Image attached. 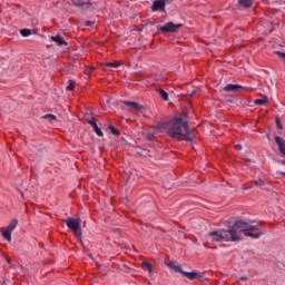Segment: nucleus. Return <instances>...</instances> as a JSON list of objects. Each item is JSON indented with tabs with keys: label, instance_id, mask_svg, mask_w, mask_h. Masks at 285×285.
<instances>
[{
	"label": "nucleus",
	"instance_id": "obj_1",
	"mask_svg": "<svg viewBox=\"0 0 285 285\" xmlns=\"http://www.w3.org/2000/svg\"><path fill=\"white\" fill-rule=\"evenodd\" d=\"M163 128L171 139H183L184 141H195V134L190 130L188 121L181 116H175L174 119L164 122Z\"/></svg>",
	"mask_w": 285,
	"mask_h": 285
},
{
	"label": "nucleus",
	"instance_id": "obj_2",
	"mask_svg": "<svg viewBox=\"0 0 285 285\" xmlns=\"http://www.w3.org/2000/svg\"><path fill=\"white\" fill-rule=\"evenodd\" d=\"M229 230H235L239 242L242 239V233L246 235L248 232L262 230V225L257 220L239 219L234 223Z\"/></svg>",
	"mask_w": 285,
	"mask_h": 285
},
{
	"label": "nucleus",
	"instance_id": "obj_3",
	"mask_svg": "<svg viewBox=\"0 0 285 285\" xmlns=\"http://www.w3.org/2000/svg\"><path fill=\"white\" fill-rule=\"evenodd\" d=\"M208 237H210L212 242H239V237L235 229H219L217 232H210Z\"/></svg>",
	"mask_w": 285,
	"mask_h": 285
},
{
	"label": "nucleus",
	"instance_id": "obj_4",
	"mask_svg": "<svg viewBox=\"0 0 285 285\" xmlns=\"http://www.w3.org/2000/svg\"><path fill=\"white\" fill-rule=\"evenodd\" d=\"M66 225L69 230H72V233H75L80 244H83V240H81V230H79V228H81V218L69 217L66 219Z\"/></svg>",
	"mask_w": 285,
	"mask_h": 285
},
{
	"label": "nucleus",
	"instance_id": "obj_5",
	"mask_svg": "<svg viewBox=\"0 0 285 285\" xmlns=\"http://www.w3.org/2000/svg\"><path fill=\"white\" fill-rule=\"evenodd\" d=\"M181 28V23H173V22H167L163 27L158 28L160 32L168 33V32H177Z\"/></svg>",
	"mask_w": 285,
	"mask_h": 285
},
{
	"label": "nucleus",
	"instance_id": "obj_6",
	"mask_svg": "<svg viewBox=\"0 0 285 285\" xmlns=\"http://www.w3.org/2000/svg\"><path fill=\"white\" fill-rule=\"evenodd\" d=\"M238 90H246V87L233 83H228L226 87H224L225 92H238Z\"/></svg>",
	"mask_w": 285,
	"mask_h": 285
},
{
	"label": "nucleus",
	"instance_id": "obj_7",
	"mask_svg": "<svg viewBox=\"0 0 285 285\" xmlns=\"http://www.w3.org/2000/svg\"><path fill=\"white\" fill-rule=\"evenodd\" d=\"M151 10H153V12H157L159 10H166V1H164V0L154 1Z\"/></svg>",
	"mask_w": 285,
	"mask_h": 285
},
{
	"label": "nucleus",
	"instance_id": "obj_8",
	"mask_svg": "<svg viewBox=\"0 0 285 285\" xmlns=\"http://www.w3.org/2000/svg\"><path fill=\"white\" fill-rule=\"evenodd\" d=\"M275 141L278 146L279 153L283 154V156L285 157V140H284V138L276 136Z\"/></svg>",
	"mask_w": 285,
	"mask_h": 285
},
{
	"label": "nucleus",
	"instance_id": "obj_9",
	"mask_svg": "<svg viewBox=\"0 0 285 285\" xmlns=\"http://www.w3.org/2000/svg\"><path fill=\"white\" fill-rule=\"evenodd\" d=\"M51 41H55L57 46H68V42L60 35L52 36Z\"/></svg>",
	"mask_w": 285,
	"mask_h": 285
},
{
	"label": "nucleus",
	"instance_id": "obj_10",
	"mask_svg": "<svg viewBox=\"0 0 285 285\" xmlns=\"http://www.w3.org/2000/svg\"><path fill=\"white\" fill-rule=\"evenodd\" d=\"M124 105L128 106V108H132L134 110H144V105H139L138 102L124 101Z\"/></svg>",
	"mask_w": 285,
	"mask_h": 285
},
{
	"label": "nucleus",
	"instance_id": "obj_11",
	"mask_svg": "<svg viewBox=\"0 0 285 285\" xmlns=\"http://www.w3.org/2000/svg\"><path fill=\"white\" fill-rule=\"evenodd\" d=\"M183 275H185L187 279H190V282L195 279H199V277H202L199 273H196V272H183Z\"/></svg>",
	"mask_w": 285,
	"mask_h": 285
},
{
	"label": "nucleus",
	"instance_id": "obj_12",
	"mask_svg": "<svg viewBox=\"0 0 285 285\" xmlns=\"http://www.w3.org/2000/svg\"><path fill=\"white\" fill-rule=\"evenodd\" d=\"M238 4L242 8H250L253 6V0H238Z\"/></svg>",
	"mask_w": 285,
	"mask_h": 285
},
{
	"label": "nucleus",
	"instance_id": "obj_13",
	"mask_svg": "<svg viewBox=\"0 0 285 285\" xmlns=\"http://www.w3.org/2000/svg\"><path fill=\"white\" fill-rule=\"evenodd\" d=\"M71 3L76 8H86V6L87 7L90 6V2H81V1H77V0H72Z\"/></svg>",
	"mask_w": 285,
	"mask_h": 285
},
{
	"label": "nucleus",
	"instance_id": "obj_14",
	"mask_svg": "<svg viewBox=\"0 0 285 285\" xmlns=\"http://www.w3.org/2000/svg\"><path fill=\"white\" fill-rule=\"evenodd\" d=\"M156 92L160 95L163 101H168V92H166V90L159 88V89H156Z\"/></svg>",
	"mask_w": 285,
	"mask_h": 285
},
{
	"label": "nucleus",
	"instance_id": "obj_15",
	"mask_svg": "<svg viewBox=\"0 0 285 285\" xmlns=\"http://www.w3.org/2000/svg\"><path fill=\"white\" fill-rule=\"evenodd\" d=\"M2 237L7 242H12V232H10V229H6L4 232H2Z\"/></svg>",
	"mask_w": 285,
	"mask_h": 285
},
{
	"label": "nucleus",
	"instance_id": "obj_16",
	"mask_svg": "<svg viewBox=\"0 0 285 285\" xmlns=\"http://www.w3.org/2000/svg\"><path fill=\"white\" fill-rule=\"evenodd\" d=\"M262 235H264L263 232H259L256 234L250 233V232L245 233V237H252L253 239H259V237H262Z\"/></svg>",
	"mask_w": 285,
	"mask_h": 285
},
{
	"label": "nucleus",
	"instance_id": "obj_17",
	"mask_svg": "<svg viewBox=\"0 0 285 285\" xmlns=\"http://www.w3.org/2000/svg\"><path fill=\"white\" fill-rule=\"evenodd\" d=\"M142 268L144 271H148L149 275L153 273V265L148 261L142 262Z\"/></svg>",
	"mask_w": 285,
	"mask_h": 285
},
{
	"label": "nucleus",
	"instance_id": "obj_18",
	"mask_svg": "<svg viewBox=\"0 0 285 285\" xmlns=\"http://www.w3.org/2000/svg\"><path fill=\"white\" fill-rule=\"evenodd\" d=\"M254 104H255L256 106H266V104H268V97H264V98H262V99H256V100L254 101Z\"/></svg>",
	"mask_w": 285,
	"mask_h": 285
},
{
	"label": "nucleus",
	"instance_id": "obj_19",
	"mask_svg": "<svg viewBox=\"0 0 285 285\" xmlns=\"http://www.w3.org/2000/svg\"><path fill=\"white\" fill-rule=\"evenodd\" d=\"M17 224H19V220L17 218L12 219L11 223L8 225L7 230L11 232L17 228Z\"/></svg>",
	"mask_w": 285,
	"mask_h": 285
},
{
	"label": "nucleus",
	"instance_id": "obj_20",
	"mask_svg": "<svg viewBox=\"0 0 285 285\" xmlns=\"http://www.w3.org/2000/svg\"><path fill=\"white\" fill-rule=\"evenodd\" d=\"M168 267H169V268H173V271H175L176 273H181V274H184V269H183L181 266H179V265H175V264H173V263H169V264H168Z\"/></svg>",
	"mask_w": 285,
	"mask_h": 285
},
{
	"label": "nucleus",
	"instance_id": "obj_21",
	"mask_svg": "<svg viewBox=\"0 0 285 285\" xmlns=\"http://www.w3.org/2000/svg\"><path fill=\"white\" fill-rule=\"evenodd\" d=\"M105 66L107 68H119L120 66H122V63L120 61H115V62H107L105 63Z\"/></svg>",
	"mask_w": 285,
	"mask_h": 285
},
{
	"label": "nucleus",
	"instance_id": "obj_22",
	"mask_svg": "<svg viewBox=\"0 0 285 285\" xmlns=\"http://www.w3.org/2000/svg\"><path fill=\"white\" fill-rule=\"evenodd\" d=\"M108 128H109L111 135H115L116 137H119V135H120L119 129L115 128V126L112 124H110L108 126Z\"/></svg>",
	"mask_w": 285,
	"mask_h": 285
},
{
	"label": "nucleus",
	"instance_id": "obj_23",
	"mask_svg": "<svg viewBox=\"0 0 285 285\" xmlns=\"http://www.w3.org/2000/svg\"><path fill=\"white\" fill-rule=\"evenodd\" d=\"M92 128L98 137H104V131H101V128H99V125H96Z\"/></svg>",
	"mask_w": 285,
	"mask_h": 285
},
{
	"label": "nucleus",
	"instance_id": "obj_24",
	"mask_svg": "<svg viewBox=\"0 0 285 285\" xmlns=\"http://www.w3.org/2000/svg\"><path fill=\"white\" fill-rule=\"evenodd\" d=\"M20 35L21 37H30V35H32V31L30 29H21Z\"/></svg>",
	"mask_w": 285,
	"mask_h": 285
},
{
	"label": "nucleus",
	"instance_id": "obj_25",
	"mask_svg": "<svg viewBox=\"0 0 285 285\" xmlns=\"http://www.w3.org/2000/svg\"><path fill=\"white\" fill-rule=\"evenodd\" d=\"M42 119H50L51 121H57V116L52 114H47L42 117Z\"/></svg>",
	"mask_w": 285,
	"mask_h": 285
},
{
	"label": "nucleus",
	"instance_id": "obj_26",
	"mask_svg": "<svg viewBox=\"0 0 285 285\" xmlns=\"http://www.w3.org/2000/svg\"><path fill=\"white\" fill-rule=\"evenodd\" d=\"M87 124H89V126L95 128V126H97V119H95V117H92L91 119L87 120Z\"/></svg>",
	"mask_w": 285,
	"mask_h": 285
},
{
	"label": "nucleus",
	"instance_id": "obj_27",
	"mask_svg": "<svg viewBox=\"0 0 285 285\" xmlns=\"http://www.w3.org/2000/svg\"><path fill=\"white\" fill-rule=\"evenodd\" d=\"M85 26L87 28H92V26H95V21L87 20V21H85Z\"/></svg>",
	"mask_w": 285,
	"mask_h": 285
},
{
	"label": "nucleus",
	"instance_id": "obj_28",
	"mask_svg": "<svg viewBox=\"0 0 285 285\" xmlns=\"http://www.w3.org/2000/svg\"><path fill=\"white\" fill-rule=\"evenodd\" d=\"M67 90H75V82L70 81L67 86Z\"/></svg>",
	"mask_w": 285,
	"mask_h": 285
},
{
	"label": "nucleus",
	"instance_id": "obj_29",
	"mask_svg": "<svg viewBox=\"0 0 285 285\" xmlns=\"http://www.w3.org/2000/svg\"><path fill=\"white\" fill-rule=\"evenodd\" d=\"M255 185L256 186H264V180L258 179V180L255 181Z\"/></svg>",
	"mask_w": 285,
	"mask_h": 285
},
{
	"label": "nucleus",
	"instance_id": "obj_30",
	"mask_svg": "<svg viewBox=\"0 0 285 285\" xmlns=\"http://www.w3.org/2000/svg\"><path fill=\"white\" fill-rule=\"evenodd\" d=\"M276 55H278L279 57H283V59L285 60V53L282 51H276Z\"/></svg>",
	"mask_w": 285,
	"mask_h": 285
},
{
	"label": "nucleus",
	"instance_id": "obj_31",
	"mask_svg": "<svg viewBox=\"0 0 285 285\" xmlns=\"http://www.w3.org/2000/svg\"><path fill=\"white\" fill-rule=\"evenodd\" d=\"M276 124H277V127L282 130L283 126H282V122H279L278 118H276Z\"/></svg>",
	"mask_w": 285,
	"mask_h": 285
},
{
	"label": "nucleus",
	"instance_id": "obj_32",
	"mask_svg": "<svg viewBox=\"0 0 285 285\" xmlns=\"http://www.w3.org/2000/svg\"><path fill=\"white\" fill-rule=\"evenodd\" d=\"M240 282H248V277L242 276V277H240Z\"/></svg>",
	"mask_w": 285,
	"mask_h": 285
},
{
	"label": "nucleus",
	"instance_id": "obj_33",
	"mask_svg": "<svg viewBox=\"0 0 285 285\" xmlns=\"http://www.w3.org/2000/svg\"><path fill=\"white\" fill-rule=\"evenodd\" d=\"M236 150H242V145H235Z\"/></svg>",
	"mask_w": 285,
	"mask_h": 285
},
{
	"label": "nucleus",
	"instance_id": "obj_34",
	"mask_svg": "<svg viewBox=\"0 0 285 285\" xmlns=\"http://www.w3.org/2000/svg\"><path fill=\"white\" fill-rule=\"evenodd\" d=\"M252 186L244 187V190H250Z\"/></svg>",
	"mask_w": 285,
	"mask_h": 285
},
{
	"label": "nucleus",
	"instance_id": "obj_35",
	"mask_svg": "<svg viewBox=\"0 0 285 285\" xmlns=\"http://www.w3.org/2000/svg\"><path fill=\"white\" fill-rule=\"evenodd\" d=\"M196 92H197V91H193L191 95H190V97H195Z\"/></svg>",
	"mask_w": 285,
	"mask_h": 285
},
{
	"label": "nucleus",
	"instance_id": "obj_36",
	"mask_svg": "<svg viewBox=\"0 0 285 285\" xmlns=\"http://www.w3.org/2000/svg\"><path fill=\"white\" fill-rule=\"evenodd\" d=\"M281 164H282L283 166H285V160H282Z\"/></svg>",
	"mask_w": 285,
	"mask_h": 285
}]
</instances>
